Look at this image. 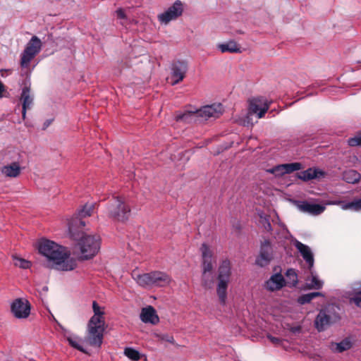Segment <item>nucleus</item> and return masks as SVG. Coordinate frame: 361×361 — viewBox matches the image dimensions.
Here are the masks:
<instances>
[{
	"label": "nucleus",
	"mask_w": 361,
	"mask_h": 361,
	"mask_svg": "<svg viewBox=\"0 0 361 361\" xmlns=\"http://www.w3.org/2000/svg\"><path fill=\"white\" fill-rule=\"evenodd\" d=\"M357 63H361V61H357Z\"/></svg>",
	"instance_id": "obj_62"
},
{
	"label": "nucleus",
	"mask_w": 361,
	"mask_h": 361,
	"mask_svg": "<svg viewBox=\"0 0 361 361\" xmlns=\"http://www.w3.org/2000/svg\"><path fill=\"white\" fill-rule=\"evenodd\" d=\"M43 290H48V287H47V286H44V287L43 288Z\"/></svg>",
	"instance_id": "obj_60"
},
{
	"label": "nucleus",
	"mask_w": 361,
	"mask_h": 361,
	"mask_svg": "<svg viewBox=\"0 0 361 361\" xmlns=\"http://www.w3.org/2000/svg\"><path fill=\"white\" fill-rule=\"evenodd\" d=\"M274 257V245L271 240L269 238H264L263 240H260L258 254L254 264L259 268H266L271 263Z\"/></svg>",
	"instance_id": "obj_8"
},
{
	"label": "nucleus",
	"mask_w": 361,
	"mask_h": 361,
	"mask_svg": "<svg viewBox=\"0 0 361 361\" xmlns=\"http://www.w3.org/2000/svg\"><path fill=\"white\" fill-rule=\"evenodd\" d=\"M276 216L277 217V219H278V224L280 227L282 228V229L283 231H285L287 233L289 234L290 237L291 238V235H293L290 231H288L287 226H286V224L283 222L281 221L280 219H279V216L278 215V214L276 212Z\"/></svg>",
	"instance_id": "obj_47"
},
{
	"label": "nucleus",
	"mask_w": 361,
	"mask_h": 361,
	"mask_svg": "<svg viewBox=\"0 0 361 361\" xmlns=\"http://www.w3.org/2000/svg\"><path fill=\"white\" fill-rule=\"evenodd\" d=\"M312 300V298L310 295V293H302L300 295H299L296 299L297 302L300 305L309 304L311 302Z\"/></svg>",
	"instance_id": "obj_41"
},
{
	"label": "nucleus",
	"mask_w": 361,
	"mask_h": 361,
	"mask_svg": "<svg viewBox=\"0 0 361 361\" xmlns=\"http://www.w3.org/2000/svg\"><path fill=\"white\" fill-rule=\"evenodd\" d=\"M341 307L338 303H329L322 307L314 320V327L319 332H324L329 326L341 319Z\"/></svg>",
	"instance_id": "obj_3"
},
{
	"label": "nucleus",
	"mask_w": 361,
	"mask_h": 361,
	"mask_svg": "<svg viewBox=\"0 0 361 361\" xmlns=\"http://www.w3.org/2000/svg\"><path fill=\"white\" fill-rule=\"evenodd\" d=\"M36 248L38 253L49 263V268L70 271L77 267L76 260L71 256L66 247L52 240L41 238L36 243Z\"/></svg>",
	"instance_id": "obj_1"
},
{
	"label": "nucleus",
	"mask_w": 361,
	"mask_h": 361,
	"mask_svg": "<svg viewBox=\"0 0 361 361\" xmlns=\"http://www.w3.org/2000/svg\"><path fill=\"white\" fill-rule=\"evenodd\" d=\"M285 278L287 282V286L292 288L297 286L298 283V271L292 267L288 268L285 273Z\"/></svg>",
	"instance_id": "obj_27"
},
{
	"label": "nucleus",
	"mask_w": 361,
	"mask_h": 361,
	"mask_svg": "<svg viewBox=\"0 0 361 361\" xmlns=\"http://www.w3.org/2000/svg\"><path fill=\"white\" fill-rule=\"evenodd\" d=\"M48 37L50 38V37H52V34H50L48 35Z\"/></svg>",
	"instance_id": "obj_61"
},
{
	"label": "nucleus",
	"mask_w": 361,
	"mask_h": 361,
	"mask_svg": "<svg viewBox=\"0 0 361 361\" xmlns=\"http://www.w3.org/2000/svg\"><path fill=\"white\" fill-rule=\"evenodd\" d=\"M217 48L222 53H241V47L234 40L220 43L217 45Z\"/></svg>",
	"instance_id": "obj_25"
},
{
	"label": "nucleus",
	"mask_w": 361,
	"mask_h": 361,
	"mask_svg": "<svg viewBox=\"0 0 361 361\" xmlns=\"http://www.w3.org/2000/svg\"><path fill=\"white\" fill-rule=\"evenodd\" d=\"M310 272V278L307 279L306 286L308 289L320 290L324 286V281L320 279L314 271V268L312 270H309Z\"/></svg>",
	"instance_id": "obj_26"
},
{
	"label": "nucleus",
	"mask_w": 361,
	"mask_h": 361,
	"mask_svg": "<svg viewBox=\"0 0 361 361\" xmlns=\"http://www.w3.org/2000/svg\"><path fill=\"white\" fill-rule=\"evenodd\" d=\"M198 118L197 109L194 111L185 110L184 111H177L175 115V119L177 122H183L190 123L196 121Z\"/></svg>",
	"instance_id": "obj_22"
},
{
	"label": "nucleus",
	"mask_w": 361,
	"mask_h": 361,
	"mask_svg": "<svg viewBox=\"0 0 361 361\" xmlns=\"http://www.w3.org/2000/svg\"><path fill=\"white\" fill-rule=\"evenodd\" d=\"M234 33L235 34L242 35V34H244V31H243L242 30H235L234 31Z\"/></svg>",
	"instance_id": "obj_56"
},
{
	"label": "nucleus",
	"mask_w": 361,
	"mask_h": 361,
	"mask_svg": "<svg viewBox=\"0 0 361 361\" xmlns=\"http://www.w3.org/2000/svg\"><path fill=\"white\" fill-rule=\"evenodd\" d=\"M256 214L259 217L257 226L263 230L264 232L271 233L273 227L271 224L270 215L266 214L262 209H256Z\"/></svg>",
	"instance_id": "obj_21"
},
{
	"label": "nucleus",
	"mask_w": 361,
	"mask_h": 361,
	"mask_svg": "<svg viewBox=\"0 0 361 361\" xmlns=\"http://www.w3.org/2000/svg\"><path fill=\"white\" fill-rule=\"evenodd\" d=\"M54 120V118L46 119L43 123L42 130H45L52 123Z\"/></svg>",
	"instance_id": "obj_50"
},
{
	"label": "nucleus",
	"mask_w": 361,
	"mask_h": 361,
	"mask_svg": "<svg viewBox=\"0 0 361 361\" xmlns=\"http://www.w3.org/2000/svg\"><path fill=\"white\" fill-rule=\"evenodd\" d=\"M161 339L171 343H173L174 342L173 337L169 334H163L161 336Z\"/></svg>",
	"instance_id": "obj_51"
},
{
	"label": "nucleus",
	"mask_w": 361,
	"mask_h": 361,
	"mask_svg": "<svg viewBox=\"0 0 361 361\" xmlns=\"http://www.w3.org/2000/svg\"><path fill=\"white\" fill-rule=\"evenodd\" d=\"M291 243L297 249L298 252L302 256L304 261L307 265V269L312 270L314 266V255L311 247L296 239L293 235H291Z\"/></svg>",
	"instance_id": "obj_15"
},
{
	"label": "nucleus",
	"mask_w": 361,
	"mask_h": 361,
	"mask_svg": "<svg viewBox=\"0 0 361 361\" xmlns=\"http://www.w3.org/2000/svg\"><path fill=\"white\" fill-rule=\"evenodd\" d=\"M51 317L53 320L55 322H56V324L59 326L60 329L63 333V336L65 338L66 341L69 345V346L71 347L73 349L80 351V353H82L84 354H88L87 350L80 343V342L81 341V338L76 334L72 333L71 331L66 329L55 319L53 314H51Z\"/></svg>",
	"instance_id": "obj_16"
},
{
	"label": "nucleus",
	"mask_w": 361,
	"mask_h": 361,
	"mask_svg": "<svg viewBox=\"0 0 361 361\" xmlns=\"http://www.w3.org/2000/svg\"><path fill=\"white\" fill-rule=\"evenodd\" d=\"M267 338L273 343L276 345H281L282 343V340L280 338L272 336L270 334H267Z\"/></svg>",
	"instance_id": "obj_45"
},
{
	"label": "nucleus",
	"mask_w": 361,
	"mask_h": 361,
	"mask_svg": "<svg viewBox=\"0 0 361 361\" xmlns=\"http://www.w3.org/2000/svg\"><path fill=\"white\" fill-rule=\"evenodd\" d=\"M21 168L18 162H13L4 167L3 172L8 177L16 178L20 173Z\"/></svg>",
	"instance_id": "obj_32"
},
{
	"label": "nucleus",
	"mask_w": 361,
	"mask_h": 361,
	"mask_svg": "<svg viewBox=\"0 0 361 361\" xmlns=\"http://www.w3.org/2000/svg\"><path fill=\"white\" fill-rule=\"evenodd\" d=\"M42 43L36 35H33L28 41L20 54V65L22 68H27L31 61L40 52Z\"/></svg>",
	"instance_id": "obj_9"
},
{
	"label": "nucleus",
	"mask_w": 361,
	"mask_h": 361,
	"mask_svg": "<svg viewBox=\"0 0 361 361\" xmlns=\"http://www.w3.org/2000/svg\"><path fill=\"white\" fill-rule=\"evenodd\" d=\"M290 332L294 335L299 334L302 332V329L300 325L293 326L289 329Z\"/></svg>",
	"instance_id": "obj_46"
},
{
	"label": "nucleus",
	"mask_w": 361,
	"mask_h": 361,
	"mask_svg": "<svg viewBox=\"0 0 361 361\" xmlns=\"http://www.w3.org/2000/svg\"><path fill=\"white\" fill-rule=\"evenodd\" d=\"M267 173L272 174L276 177V165L266 170Z\"/></svg>",
	"instance_id": "obj_54"
},
{
	"label": "nucleus",
	"mask_w": 361,
	"mask_h": 361,
	"mask_svg": "<svg viewBox=\"0 0 361 361\" xmlns=\"http://www.w3.org/2000/svg\"><path fill=\"white\" fill-rule=\"evenodd\" d=\"M140 319L145 324L156 325L159 322V317L156 309L152 305H147L142 308Z\"/></svg>",
	"instance_id": "obj_19"
},
{
	"label": "nucleus",
	"mask_w": 361,
	"mask_h": 361,
	"mask_svg": "<svg viewBox=\"0 0 361 361\" xmlns=\"http://www.w3.org/2000/svg\"><path fill=\"white\" fill-rule=\"evenodd\" d=\"M36 65H34L32 69L27 71L22 74L23 79L20 82L21 86V92L20 95V102L21 103L22 109L21 114L23 120L26 118L27 111L30 109L34 104V95L31 94V73Z\"/></svg>",
	"instance_id": "obj_7"
},
{
	"label": "nucleus",
	"mask_w": 361,
	"mask_h": 361,
	"mask_svg": "<svg viewBox=\"0 0 361 361\" xmlns=\"http://www.w3.org/2000/svg\"><path fill=\"white\" fill-rule=\"evenodd\" d=\"M188 69V61L185 59H176L171 64V85H176L183 80Z\"/></svg>",
	"instance_id": "obj_12"
},
{
	"label": "nucleus",
	"mask_w": 361,
	"mask_h": 361,
	"mask_svg": "<svg viewBox=\"0 0 361 361\" xmlns=\"http://www.w3.org/2000/svg\"><path fill=\"white\" fill-rule=\"evenodd\" d=\"M253 116L254 114L250 113V109H248L247 113L243 120V125L247 127L253 126L255 124V122L253 121Z\"/></svg>",
	"instance_id": "obj_42"
},
{
	"label": "nucleus",
	"mask_w": 361,
	"mask_h": 361,
	"mask_svg": "<svg viewBox=\"0 0 361 361\" xmlns=\"http://www.w3.org/2000/svg\"><path fill=\"white\" fill-rule=\"evenodd\" d=\"M349 302L361 308V284L349 292Z\"/></svg>",
	"instance_id": "obj_33"
},
{
	"label": "nucleus",
	"mask_w": 361,
	"mask_h": 361,
	"mask_svg": "<svg viewBox=\"0 0 361 361\" xmlns=\"http://www.w3.org/2000/svg\"><path fill=\"white\" fill-rule=\"evenodd\" d=\"M312 95H314V93L310 92V93H307L305 97H310V96H312Z\"/></svg>",
	"instance_id": "obj_58"
},
{
	"label": "nucleus",
	"mask_w": 361,
	"mask_h": 361,
	"mask_svg": "<svg viewBox=\"0 0 361 361\" xmlns=\"http://www.w3.org/2000/svg\"><path fill=\"white\" fill-rule=\"evenodd\" d=\"M116 16L120 19H126L127 18V16L124 11V10L121 8H118L116 11Z\"/></svg>",
	"instance_id": "obj_49"
},
{
	"label": "nucleus",
	"mask_w": 361,
	"mask_h": 361,
	"mask_svg": "<svg viewBox=\"0 0 361 361\" xmlns=\"http://www.w3.org/2000/svg\"><path fill=\"white\" fill-rule=\"evenodd\" d=\"M283 168V172L284 175L290 174L293 172H300L304 168L303 164L301 162L293 161L289 163L281 164Z\"/></svg>",
	"instance_id": "obj_31"
},
{
	"label": "nucleus",
	"mask_w": 361,
	"mask_h": 361,
	"mask_svg": "<svg viewBox=\"0 0 361 361\" xmlns=\"http://www.w3.org/2000/svg\"><path fill=\"white\" fill-rule=\"evenodd\" d=\"M73 240L77 241L80 251V259L82 260L93 259L100 250L101 240L99 236L90 235L85 233Z\"/></svg>",
	"instance_id": "obj_6"
},
{
	"label": "nucleus",
	"mask_w": 361,
	"mask_h": 361,
	"mask_svg": "<svg viewBox=\"0 0 361 361\" xmlns=\"http://www.w3.org/2000/svg\"><path fill=\"white\" fill-rule=\"evenodd\" d=\"M283 171V170L281 164H276V177L280 178V177L285 176L284 173H282Z\"/></svg>",
	"instance_id": "obj_48"
},
{
	"label": "nucleus",
	"mask_w": 361,
	"mask_h": 361,
	"mask_svg": "<svg viewBox=\"0 0 361 361\" xmlns=\"http://www.w3.org/2000/svg\"><path fill=\"white\" fill-rule=\"evenodd\" d=\"M92 308L94 314L87 322L86 341L91 346L100 348L103 343L105 331L104 318L105 312L96 300L92 301Z\"/></svg>",
	"instance_id": "obj_2"
},
{
	"label": "nucleus",
	"mask_w": 361,
	"mask_h": 361,
	"mask_svg": "<svg viewBox=\"0 0 361 361\" xmlns=\"http://www.w3.org/2000/svg\"><path fill=\"white\" fill-rule=\"evenodd\" d=\"M295 207L302 212L309 214L310 215H319L324 212L328 204V201L325 203H317L308 200H294L292 201Z\"/></svg>",
	"instance_id": "obj_11"
},
{
	"label": "nucleus",
	"mask_w": 361,
	"mask_h": 361,
	"mask_svg": "<svg viewBox=\"0 0 361 361\" xmlns=\"http://www.w3.org/2000/svg\"><path fill=\"white\" fill-rule=\"evenodd\" d=\"M286 278L282 274V269L278 272L273 273L270 277L264 283V288L270 292H275L281 290L287 286Z\"/></svg>",
	"instance_id": "obj_17"
},
{
	"label": "nucleus",
	"mask_w": 361,
	"mask_h": 361,
	"mask_svg": "<svg viewBox=\"0 0 361 361\" xmlns=\"http://www.w3.org/2000/svg\"><path fill=\"white\" fill-rule=\"evenodd\" d=\"M94 204L85 203L80 208L78 209L75 214L82 219L92 215Z\"/></svg>",
	"instance_id": "obj_34"
},
{
	"label": "nucleus",
	"mask_w": 361,
	"mask_h": 361,
	"mask_svg": "<svg viewBox=\"0 0 361 361\" xmlns=\"http://www.w3.org/2000/svg\"><path fill=\"white\" fill-rule=\"evenodd\" d=\"M310 295L312 298V300L317 297H324V293L319 291L310 292Z\"/></svg>",
	"instance_id": "obj_52"
},
{
	"label": "nucleus",
	"mask_w": 361,
	"mask_h": 361,
	"mask_svg": "<svg viewBox=\"0 0 361 361\" xmlns=\"http://www.w3.org/2000/svg\"><path fill=\"white\" fill-rule=\"evenodd\" d=\"M276 111V114H279V111H276V110L274 109V110H271V111L270 114H271L272 111Z\"/></svg>",
	"instance_id": "obj_59"
},
{
	"label": "nucleus",
	"mask_w": 361,
	"mask_h": 361,
	"mask_svg": "<svg viewBox=\"0 0 361 361\" xmlns=\"http://www.w3.org/2000/svg\"><path fill=\"white\" fill-rule=\"evenodd\" d=\"M201 267L202 276H205L207 272H211L214 269L212 259H202Z\"/></svg>",
	"instance_id": "obj_40"
},
{
	"label": "nucleus",
	"mask_w": 361,
	"mask_h": 361,
	"mask_svg": "<svg viewBox=\"0 0 361 361\" xmlns=\"http://www.w3.org/2000/svg\"><path fill=\"white\" fill-rule=\"evenodd\" d=\"M231 264L228 259L222 260L218 267L216 274V295L222 306L226 305L228 288L231 276Z\"/></svg>",
	"instance_id": "obj_4"
},
{
	"label": "nucleus",
	"mask_w": 361,
	"mask_h": 361,
	"mask_svg": "<svg viewBox=\"0 0 361 361\" xmlns=\"http://www.w3.org/2000/svg\"><path fill=\"white\" fill-rule=\"evenodd\" d=\"M280 269H282L281 267L279 265H276L273 267V273L278 272Z\"/></svg>",
	"instance_id": "obj_55"
},
{
	"label": "nucleus",
	"mask_w": 361,
	"mask_h": 361,
	"mask_svg": "<svg viewBox=\"0 0 361 361\" xmlns=\"http://www.w3.org/2000/svg\"><path fill=\"white\" fill-rule=\"evenodd\" d=\"M214 284L212 279H206L205 276H202V285L205 288H211Z\"/></svg>",
	"instance_id": "obj_44"
},
{
	"label": "nucleus",
	"mask_w": 361,
	"mask_h": 361,
	"mask_svg": "<svg viewBox=\"0 0 361 361\" xmlns=\"http://www.w3.org/2000/svg\"><path fill=\"white\" fill-rule=\"evenodd\" d=\"M6 92V87L2 81L0 80V98L4 97V93Z\"/></svg>",
	"instance_id": "obj_53"
},
{
	"label": "nucleus",
	"mask_w": 361,
	"mask_h": 361,
	"mask_svg": "<svg viewBox=\"0 0 361 361\" xmlns=\"http://www.w3.org/2000/svg\"><path fill=\"white\" fill-rule=\"evenodd\" d=\"M342 178L347 183L355 184L360 181L361 175L356 170L349 169L343 173Z\"/></svg>",
	"instance_id": "obj_29"
},
{
	"label": "nucleus",
	"mask_w": 361,
	"mask_h": 361,
	"mask_svg": "<svg viewBox=\"0 0 361 361\" xmlns=\"http://www.w3.org/2000/svg\"><path fill=\"white\" fill-rule=\"evenodd\" d=\"M329 205H340L341 209L343 210L350 209L353 210L352 201L335 200L332 201H328Z\"/></svg>",
	"instance_id": "obj_36"
},
{
	"label": "nucleus",
	"mask_w": 361,
	"mask_h": 361,
	"mask_svg": "<svg viewBox=\"0 0 361 361\" xmlns=\"http://www.w3.org/2000/svg\"><path fill=\"white\" fill-rule=\"evenodd\" d=\"M13 259L15 261L14 262L15 266L18 267L23 269H29V268H30V267L32 265V263L30 261L23 259V258H21V257H15L13 258Z\"/></svg>",
	"instance_id": "obj_38"
},
{
	"label": "nucleus",
	"mask_w": 361,
	"mask_h": 361,
	"mask_svg": "<svg viewBox=\"0 0 361 361\" xmlns=\"http://www.w3.org/2000/svg\"><path fill=\"white\" fill-rule=\"evenodd\" d=\"M301 290H309L307 288V286H306V283H305V285L301 287Z\"/></svg>",
	"instance_id": "obj_57"
},
{
	"label": "nucleus",
	"mask_w": 361,
	"mask_h": 361,
	"mask_svg": "<svg viewBox=\"0 0 361 361\" xmlns=\"http://www.w3.org/2000/svg\"><path fill=\"white\" fill-rule=\"evenodd\" d=\"M123 354L126 357H127L129 360L132 361H138L142 357L146 358V355L138 350L133 347H126L123 350Z\"/></svg>",
	"instance_id": "obj_30"
},
{
	"label": "nucleus",
	"mask_w": 361,
	"mask_h": 361,
	"mask_svg": "<svg viewBox=\"0 0 361 361\" xmlns=\"http://www.w3.org/2000/svg\"><path fill=\"white\" fill-rule=\"evenodd\" d=\"M353 205V211L359 212L361 211V197L355 198L351 200Z\"/></svg>",
	"instance_id": "obj_43"
},
{
	"label": "nucleus",
	"mask_w": 361,
	"mask_h": 361,
	"mask_svg": "<svg viewBox=\"0 0 361 361\" xmlns=\"http://www.w3.org/2000/svg\"><path fill=\"white\" fill-rule=\"evenodd\" d=\"M153 286L163 287L171 282L170 276L165 272L159 271H152Z\"/></svg>",
	"instance_id": "obj_24"
},
{
	"label": "nucleus",
	"mask_w": 361,
	"mask_h": 361,
	"mask_svg": "<svg viewBox=\"0 0 361 361\" xmlns=\"http://www.w3.org/2000/svg\"><path fill=\"white\" fill-rule=\"evenodd\" d=\"M183 13V2L180 0H176L164 12L158 15V20L161 23L167 25L181 16Z\"/></svg>",
	"instance_id": "obj_13"
},
{
	"label": "nucleus",
	"mask_w": 361,
	"mask_h": 361,
	"mask_svg": "<svg viewBox=\"0 0 361 361\" xmlns=\"http://www.w3.org/2000/svg\"><path fill=\"white\" fill-rule=\"evenodd\" d=\"M347 143L350 147H361V130L353 137H349L347 140Z\"/></svg>",
	"instance_id": "obj_39"
},
{
	"label": "nucleus",
	"mask_w": 361,
	"mask_h": 361,
	"mask_svg": "<svg viewBox=\"0 0 361 361\" xmlns=\"http://www.w3.org/2000/svg\"><path fill=\"white\" fill-rule=\"evenodd\" d=\"M353 345L352 341L345 338L341 341L336 343V350L338 353H343L349 350Z\"/></svg>",
	"instance_id": "obj_35"
},
{
	"label": "nucleus",
	"mask_w": 361,
	"mask_h": 361,
	"mask_svg": "<svg viewBox=\"0 0 361 361\" xmlns=\"http://www.w3.org/2000/svg\"><path fill=\"white\" fill-rule=\"evenodd\" d=\"M269 109L268 103H264L262 105L258 103V102L253 100L251 101L249 105L248 109L250 113L256 114L257 118H262L264 116L265 114Z\"/></svg>",
	"instance_id": "obj_23"
},
{
	"label": "nucleus",
	"mask_w": 361,
	"mask_h": 361,
	"mask_svg": "<svg viewBox=\"0 0 361 361\" xmlns=\"http://www.w3.org/2000/svg\"><path fill=\"white\" fill-rule=\"evenodd\" d=\"M85 224V221L75 213L68 219V235L69 238L73 240L85 233L82 229Z\"/></svg>",
	"instance_id": "obj_18"
},
{
	"label": "nucleus",
	"mask_w": 361,
	"mask_h": 361,
	"mask_svg": "<svg viewBox=\"0 0 361 361\" xmlns=\"http://www.w3.org/2000/svg\"><path fill=\"white\" fill-rule=\"evenodd\" d=\"M106 216L114 221L126 223L131 215V208L121 196H113L106 203Z\"/></svg>",
	"instance_id": "obj_5"
},
{
	"label": "nucleus",
	"mask_w": 361,
	"mask_h": 361,
	"mask_svg": "<svg viewBox=\"0 0 361 361\" xmlns=\"http://www.w3.org/2000/svg\"><path fill=\"white\" fill-rule=\"evenodd\" d=\"M222 104H214L211 105H206L197 109L198 118H204L207 120L209 118H218L222 114Z\"/></svg>",
	"instance_id": "obj_20"
},
{
	"label": "nucleus",
	"mask_w": 361,
	"mask_h": 361,
	"mask_svg": "<svg viewBox=\"0 0 361 361\" xmlns=\"http://www.w3.org/2000/svg\"><path fill=\"white\" fill-rule=\"evenodd\" d=\"M200 250L201 251L202 259H212L213 254L209 246L206 243H203L201 245Z\"/></svg>",
	"instance_id": "obj_37"
},
{
	"label": "nucleus",
	"mask_w": 361,
	"mask_h": 361,
	"mask_svg": "<svg viewBox=\"0 0 361 361\" xmlns=\"http://www.w3.org/2000/svg\"><path fill=\"white\" fill-rule=\"evenodd\" d=\"M326 176L327 172L325 170L318 166H312L303 171L300 170V171L297 172L294 176L296 179L300 180L305 183H308L312 180H320Z\"/></svg>",
	"instance_id": "obj_14"
},
{
	"label": "nucleus",
	"mask_w": 361,
	"mask_h": 361,
	"mask_svg": "<svg viewBox=\"0 0 361 361\" xmlns=\"http://www.w3.org/2000/svg\"><path fill=\"white\" fill-rule=\"evenodd\" d=\"M152 271L145 274H139L136 276H133L137 283L141 287L152 286Z\"/></svg>",
	"instance_id": "obj_28"
},
{
	"label": "nucleus",
	"mask_w": 361,
	"mask_h": 361,
	"mask_svg": "<svg viewBox=\"0 0 361 361\" xmlns=\"http://www.w3.org/2000/svg\"><path fill=\"white\" fill-rule=\"evenodd\" d=\"M10 308L14 317L18 319H24L30 315L32 306L27 299L18 298L11 302Z\"/></svg>",
	"instance_id": "obj_10"
}]
</instances>
